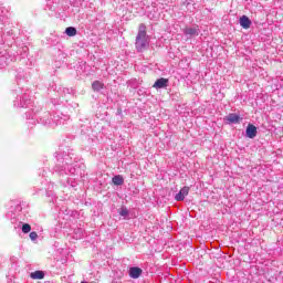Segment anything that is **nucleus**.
<instances>
[{
  "label": "nucleus",
  "instance_id": "obj_1",
  "mask_svg": "<svg viewBox=\"0 0 283 283\" xmlns=\"http://www.w3.org/2000/svg\"><path fill=\"white\" fill-rule=\"evenodd\" d=\"M135 48L137 52H145V50L149 49V36L147 35V25L145 23L138 25Z\"/></svg>",
  "mask_w": 283,
  "mask_h": 283
},
{
  "label": "nucleus",
  "instance_id": "obj_2",
  "mask_svg": "<svg viewBox=\"0 0 283 283\" xmlns=\"http://www.w3.org/2000/svg\"><path fill=\"white\" fill-rule=\"evenodd\" d=\"M191 190V188L189 186H185L184 188H181L179 190V192L175 196V200L177 202H182V200H185V198H187V196H189V191Z\"/></svg>",
  "mask_w": 283,
  "mask_h": 283
},
{
  "label": "nucleus",
  "instance_id": "obj_3",
  "mask_svg": "<svg viewBox=\"0 0 283 283\" xmlns=\"http://www.w3.org/2000/svg\"><path fill=\"white\" fill-rule=\"evenodd\" d=\"M245 136L248 138H255V136H258V127L253 124H249L245 129Z\"/></svg>",
  "mask_w": 283,
  "mask_h": 283
},
{
  "label": "nucleus",
  "instance_id": "obj_4",
  "mask_svg": "<svg viewBox=\"0 0 283 283\" xmlns=\"http://www.w3.org/2000/svg\"><path fill=\"white\" fill-rule=\"evenodd\" d=\"M128 275L133 280H138V277H140V275H143V269L136 268V266L130 268L128 271Z\"/></svg>",
  "mask_w": 283,
  "mask_h": 283
},
{
  "label": "nucleus",
  "instance_id": "obj_5",
  "mask_svg": "<svg viewBox=\"0 0 283 283\" xmlns=\"http://www.w3.org/2000/svg\"><path fill=\"white\" fill-rule=\"evenodd\" d=\"M169 83V80L165 78V77H160L158 78L155 84L153 85V87H156L157 90H163V87H167Z\"/></svg>",
  "mask_w": 283,
  "mask_h": 283
},
{
  "label": "nucleus",
  "instance_id": "obj_6",
  "mask_svg": "<svg viewBox=\"0 0 283 283\" xmlns=\"http://www.w3.org/2000/svg\"><path fill=\"white\" fill-rule=\"evenodd\" d=\"M240 25L243 28V30H249V28H251V19H249L247 15H242L240 18Z\"/></svg>",
  "mask_w": 283,
  "mask_h": 283
},
{
  "label": "nucleus",
  "instance_id": "obj_7",
  "mask_svg": "<svg viewBox=\"0 0 283 283\" xmlns=\"http://www.w3.org/2000/svg\"><path fill=\"white\" fill-rule=\"evenodd\" d=\"M30 277L32 280H43V277H45V272L44 271H35V272H32L30 274Z\"/></svg>",
  "mask_w": 283,
  "mask_h": 283
},
{
  "label": "nucleus",
  "instance_id": "obj_8",
  "mask_svg": "<svg viewBox=\"0 0 283 283\" xmlns=\"http://www.w3.org/2000/svg\"><path fill=\"white\" fill-rule=\"evenodd\" d=\"M103 87H105V84L101 81H94L92 83V90L93 92H101V90H103Z\"/></svg>",
  "mask_w": 283,
  "mask_h": 283
},
{
  "label": "nucleus",
  "instance_id": "obj_9",
  "mask_svg": "<svg viewBox=\"0 0 283 283\" xmlns=\"http://www.w3.org/2000/svg\"><path fill=\"white\" fill-rule=\"evenodd\" d=\"M113 185H116L117 187H120L125 182V179L120 175H116L112 179Z\"/></svg>",
  "mask_w": 283,
  "mask_h": 283
},
{
  "label": "nucleus",
  "instance_id": "obj_10",
  "mask_svg": "<svg viewBox=\"0 0 283 283\" xmlns=\"http://www.w3.org/2000/svg\"><path fill=\"white\" fill-rule=\"evenodd\" d=\"M184 32L188 36H196V35H198V28H185Z\"/></svg>",
  "mask_w": 283,
  "mask_h": 283
},
{
  "label": "nucleus",
  "instance_id": "obj_11",
  "mask_svg": "<svg viewBox=\"0 0 283 283\" xmlns=\"http://www.w3.org/2000/svg\"><path fill=\"white\" fill-rule=\"evenodd\" d=\"M227 120L229 123H240V115H235V114H229L227 116Z\"/></svg>",
  "mask_w": 283,
  "mask_h": 283
},
{
  "label": "nucleus",
  "instance_id": "obj_12",
  "mask_svg": "<svg viewBox=\"0 0 283 283\" xmlns=\"http://www.w3.org/2000/svg\"><path fill=\"white\" fill-rule=\"evenodd\" d=\"M65 34H67V36H76V28L74 27L66 28Z\"/></svg>",
  "mask_w": 283,
  "mask_h": 283
},
{
  "label": "nucleus",
  "instance_id": "obj_13",
  "mask_svg": "<svg viewBox=\"0 0 283 283\" xmlns=\"http://www.w3.org/2000/svg\"><path fill=\"white\" fill-rule=\"evenodd\" d=\"M32 231V227L29 223H24L22 226V233H30Z\"/></svg>",
  "mask_w": 283,
  "mask_h": 283
},
{
  "label": "nucleus",
  "instance_id": "obj_14",
  "mask_svg": "<svg viewBox=\"0 0 283 283\" xmlns=\"http://www.w3.org/2000/svg\"><path fill=\"white\" fill-rule=\"evenodd\" d=\"M119 216L127 218V216H129V210H127V208H122L119 211Z\"/></svg>",
  "mask_w": 283,
  "mask_h": 283
},
{
  "label": "nucleus",
  "instance_id": "obj_15",
  "mask_svg": "<svg viewBox=\"0 0 283 283\" xmlns=\"http://www.w3.org/2000/svg\"><path fill=\"white\" fill-rule=\"evenodd\" d=\"M29 238L30 240H36V238H39V234L36 232H30Z\"/></svg>",
  "mask_w": 283,
  "mask_h": 283
},
{
  "label": "nucleus",
  "instance_id": "obj_16",
  "mask_svg": "<svg viewBox=\"0 0 283 283\" xmlns=\"http://www.w3.org/2000/svg\"><path fill=\"white\" fill-rule=\"evenodd\" d=\"M81 283H87V282H85V281H82Z\"/></svg>",
  "mask_w": 283,
  "mask_h": 283
}]
</instances>
